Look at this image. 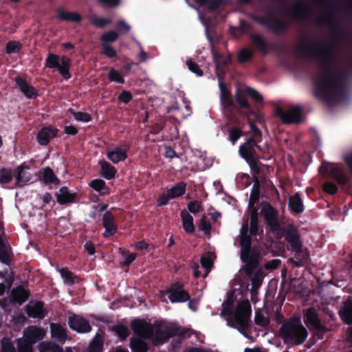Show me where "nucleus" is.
I'll use <instances>...</instances> for the list:
<instances>
[{"instance_id":"31","label":"nucleus","mask_w":352,"mask_h":352,"mask_svg":"<svg viewBox=\"0 0 352 352\" xmlns=\"http://www.w3.org/2000/svg\"><path fill=\"white\" fill-rule=\"evenodd\" d=\"M248 96L247 89L245 90L237 89L234 97L236 102L241 109H246L249 111L251 114L254 115L255 113L248 102Z\"/></svg>"},{"instance_id":"23","label":"nucleus","mask_w":352,"mask_h":352,"mask_svg":"<svg viewBox=\"0 0 352 352\" xmlns=\"http://www.w3.org/2000/svg\"><path fill=\"white\" fill-rule=\"evenodd\" d=\"M56 201L60 205H66L77 202L79 197L76 192H71L67 186H62L59 192L56 193Z\"/></svg>"},{"instance_id":"22","label":"nucleus","mask_w":352,"mask_h":352,"mask_svg":"<svg viewBox=\"0 0 352 352\" xmlns=\"http://www.w3.org/2000/svg\"><path fill=\"white\" fill-rule=\"evenodd\" d=\"M58 129L51 126H44L38 131L36 135V140L41 146H47L51 140L58 135Z\"/></svg>"},{"instance_id":"4","label":"nucleus","mask_w":352,"mask_h":352,"mask_svg":"<svg viewBox=\"0 0 352 352\" xmlns=\"http://www.w3.org/2000/svg\"><path fill=\"white\" fill-rule=\"evenodd\" d=\"M187 333L176 323L161 322L155 324V331L151 338L154 345H160L166 342L170 338L178 336L182 340Z\"/></svg>"},{"instance_id":"6","label":"nucleus","mask_w":352,"mask_h":352,"mask_svg":"<svg viewBox=\"0 0 352 352\" xmlns=\"http://www.w3.org/2000/svg\"><path fill=\"white\" fill-rule=\"evenodd\" d=\"M240 246L241 260L245 264L247 275H251L258 265L259 252L252 248L251 236H241Z\"/></svg>"},{"instance_id":"52","label":"nucleus","mask_w":352,"mask_h":352,"mask_svg":"<svg viewBox=\"0 0 352 352\" xmlns=\"http://www.w3.org/2000/svg\"><path fill=\"white\" fill-rule=\"evenodd\" d=\"M101 53L109 58H114L117 57L116 50L109 43H101Z\"/></svg>"},{"instance_id":"35","label":"nucleus","mask_w":352,"mask_h":352,"mask_svg":"<svg viewBox=\"0 0 352 352\" xmlns=\"http://www.w3.org/2000/svg\"><path fill=\"white\" fill-rule=\"evenodd\" d=\"M56 18L61 21L79 23L82 21V16L76 12H66L63 8H58L56 10Z\"/></svg>"},{"instance_id":"36","label":"nucleus","mask_w":352,"mask_h":352,"mask_svg":"<svg viewBox=\"0 0 352 352\" xmlns=\"http://www.w3.org/2000/svg\"><path fill=\"white\" fill-rule=\"evenodd\" d=\"M252 45L263 55H266L269 52L268 44L263 38V36L258 34H252L250 36Z\"/></svg>"},{"instance_id":"44","label":"nucleus","mask_w":352,"mask_h":352,"mask_svg":"<svg viewBox=\"0 0 352 352\" xmlns=\"http://www.w3.org/2000/svg\"><path fill=\"white\" fill-rule=\"evenodd\" d=\"M101 176H116V169L105 160L100 162Z\"/></svg>"},{"instance_id":"20","label":"nucleus","mask_w":352,"mask_h":352,"mask_svg":"<svg viewBox=\"0 0 352 352\" xmlns=\"http://www.w3.org/2000/svg\"><path fill=\"white\" fill-rule=\"evenodd\" d=\"M224 74V72H222V74H218L221 91L220 102L224 109H230L234 107V104L230 91L228 90L225 83L222 82Z\"/></svg>"},{"instance_id":"63","label":"nucleus","mask_w":352,"mask_h":352,"mask_svg":"<svg viewBox=\"0 0 352 352\" xmlns=\"http://www.w3.org/2000/svg\"><path fill=\"white\" fill-rule=\"evenodd\" d=\"M211 228L212 226L210 222L207 219L206 217L204 215L200 219L199 224V230L204 231L206 234H209L210 233Z\"/></svg>"},{"instance_id":"1","label":"nucleus","mask_w":352,"mask_h":352,"mask_svg":"<svg viewBox=\"0 0 352 352\" xmlns=\"http://www.w3.org/2000/svg\"><path fill=\"white\" fill-rule=\"evenodd\" d=\"M298 51L303 55L316 58L320 64V73L314 80L316 97L327 103L342 100L346 96V79L340 72H335L334 52L331 45L319 43L300 42Z\"/></svg>"},{"instance_id":"8","label":"nucleus","mask_w":352,"mask_h":352,"mask_svg":"<svg viewBox=\"0 0 352 352\" xmlns=\"http://www.w3.org/2000/svg\"><path fill=\"white\" fill-rule=\"evenodd\" d=\"M253 20L258 24L268 28L275 34H281L288 28L285 20L278 17L272 11H269L265 16H254Z\"/></svg>"},{"instance_id":"14","label":"nucleus","mask_w":352,"mask_h":352,"mask_svg":"<svg viewBox=\"0 0 352 352\" xmlns=\"http://www.w3.org/2000/svg\"><path fill=\"white\" fill-rule=\"evenodd\" d=\"M327 10L324 14L320 17L318 20V24L325 23L333 32L336 37L343 38L345 36V33L340 28L338 23L336 22L335 19V13L332 9L331 6H327Z\"/></svg>"},{"instance_id":"47","label":"nucleus","mask_w":352,"mask_h":352,"mask_svg":"<svg viewBox=\"0 0 352 352\" xmlns=\"http://www.w3.org/2000/svg\"><path fill=\"white\" fill-rule=\"evenodd\" d=\"M211 52L213 56V59L217 65L216 69H217V75L221 74L219 63H221L223 65H226L228 63V60H227L222 54H221L217 51H216L215 49L214 48V47H212Z\"/></svg>"},{"instance_id":"16","label":"nucleus","mask_w":352,"mask_h":352,"mask_svg":"<svg viewBox=\"0 0 352 352\" xmlns=\"http://www.w3.org/2000/svg\"><path fill=\"white\" fill-rule=\"evenodd\" d=\"M275 115L285 124L299 123L302 120V110L300 107L296 106L285 111L281 107H276Z\"/></svg>"},{"instance_id":"24","label":"nucleus","mask_w":352,"mask_h":352,"mask_svg":"<svg viewBox=\"0 0 352 352\" xmlns=\"http://www.w3.org/2000/svg\"><path fill=\"white\" fill-rule=\"evenodd\" d=\"M130 149V146L127 144H123L116 147L113 151L107 152V157L114 164L124 161L127 158V152Z\"/></svg>"},{"instance_id":"59","label":"nucleus","mask_w":352,"mask_h":352,"mask_svg":"<svg viewBox=\"0 0 352 352\" xmlns=\"http://www.w3.org/2000/svg\"><path fill=\"white\" fill-rule=\"evenodd\" d=\"M251 28V25L245 20L240 21V25L239 28H233V34H237L239 36L246 33Z\"/></svg>"},{"instance_id":"62","label":"nucleus","mask_w":352,"mask_h":352,"mask_svg":"<svg viewBox=\"0 0 352 352\" xmlns=\"http://www.w3.org/2000/svg\"><path fill=\"white\" fill-rule=\"evenodd\" d=\"M186 65L190 72L195 74L198 76H202L203 71L199 68V65L192 61L190 58L186 60Z\"/></svg>"},{"instance_id":"45","label":"nucleus","mask_w":352,"mask_h":352,"mask_svg":"<svg viewBox=\"0 0 352 352\" xmlns=\"http://www.w3.org/2000/svg\"><path fill=\"white\" fill-rule=\"evenodd\" d=\"M69 112L74 118L76 121L82 122H89L91 121V116L86 112L75 111L73 109L70 108L68 109Z\"/></svg>"},{"instance_id":"25","label":"nucleus","mask_w":352,"mask_h":352,"mask_svg":"<svg viewBox=\"0 0 352 352\" xmlns=\"http://www.w3.org/2000/svg\"><path fill=\"white\" fill-rule=\"evenodd\" d=\"M295 252L294 256L289 258L288 262L294 263L296 267H302L308 263L309 254L307 249H303L302 245L298 249H291Z\"/></svg>"},{"instance_id":"55","label":"nucleus","mask_w":352,"mask_h":352,"mask_svg":"<svg viewBox=\"0 0 352 352\" xmlns=\"http://www.w3.org/2000/svg\"><path fill=\"white\" fill-rule=\"evenodd\" d=\"M250 233L252 236H256L261 233H263V228H260L258 224V217H250Z\"/></svg>"},{"instance_id":"49","label":"nucleus","mask_w":352,"mask_h":352,"mask_svg":"<svg viewBox=\"0 0 352 352\" xmlns=\"http://www.w3.org/2000/svg\"><path fill=\"white\" fill-rule=\"evenodd\" d=\"M119 37V33L116 30H110L104 32L100 36L102 43H109L116 41Z\"/></svg>"},{"instance_id":"56","label":"nucleus","mask_w":352,"mask_h":352,"mask_svg":"<svg viewBox=\"0 0 352 352\" xmlns=\"http://www.w3.org/2000/svg\"><path fill=\"white\" fill-rule=\"evenodd\" d=\"M108 78L111 82H116L120 84L124 83V79L120 73L114 68H111L108 73Z\"/></svg>"},{"instance_id":"43","label":"nucleus","mask_w":352,"mask_h":352,"mask_svg":"<svg viewBox=\"0 0 352 352\" xmlns=\"http://www.w3.org/2000/svg\"><path fill=\"white\" fill-rule=\"evenodd\" d=\"M254 51L249 48L241 49L238 54L237 60L241 65L251 60L254 57Z\"/></svg>"},{"instance_id":"28","label":"nucleus","mask_w":352,"mask_h":352,"mask_svg":"<svg viewBox=\"0 0 352 352\" xmlns=\"http://www.w3.org/2000/svg\"><path fill=\"white\" fill-rule=\"evenodd\" d=\"M15 82L19 87L20 91L28 98H35L38 96V91L31 85H29L25 80L20 76L15 78Z\"/></svg>"},{"instance_id":"21","label":"nucleus","mask_w":352,"mask_h":352,"mask_svg":"<svg viewBox=\"0 0 352 352\" xmlns=\"http://www.w3.org/2000/svg\"><path fill=\"white\" fill-rule=\"evenodd\" d=\"M32 177H0V185L8 189L22 188L28 183H33Z\"/></svg>"},{"instance_id":"42","label":"nucleus","mask_w":352,"mask_h":352,"mask_svg":"<svg viewBox=\"0 0 352 352\" xmlns=\"http://www.w3.org/2000/svg\"><path fill=\"white\" fill-rule=\"evenodd\" d=\"M89 186L94 190L100 192L101 195L109 194V188L107 187L105 182L102 179H94L89 183Z\"/></svg>"},{"instance_id":"17","label":"nucleus","mask_w":352,"mask_h":352,"mask_svg":"<svg viewBox=\"0 0 352 352\" xmlns=\"http://www.w3.org/2000/svg\"><path fill=\"white\" fill-rule=\"evenodd\" d=\"M310 12V8L302 2L296 3L290 10L285 11L288 16L298 23L309 21Z\"/></svg>"},{"instance_id":"38","label":"nucleus","mask_w":352,"mask_h":352,"mask_svg":"<svg viewBox=\"0 0 352 352\" xmlns=\"http://www.w3.org/2000/svg\"><path fill=\"white\" fill-rule=\"evenodd\" d=\"M181 218L186 232L192 234L195 232L192 217L185 210L181 212Z\"/></svg>"},{"instance_id":"12","label":"nucleus","mask_w":352,"mask_h":352,"mask_svg":"<svg viewBox=\"0 0 352 352\" xmlns=\"http://www.w3.org/2000/svg\"><path fill=\"white\" fill-rule=\"evenodd\" d=\"M284 236L285 240L289 243L291 249H298L302 245L300 234L298 230L294 224H289L286 227L282 228L278 234V238Z\"/></svg>"},{"instance_id":"13","label":"nucleus","mask_w":352,"mask_h":352,"mask_svg":"<svg viewBox=\"0 0 352 352\" xmlns=\"http://www.w3.org/2000/svg\"><path fill=\"white\" fill-rule=\"evenodd\" d=\"M153 325L144 320L135 319L131 323V328L137 338L149 340L153 336Z\"/></svg>"},{"instance_id":"3","label":"nucleus","mask_w":352,"mask_h":352,"mask_svg":"<svg viewBox=\"0 0 352 352\" xmlns=\"http://www.w3.org/2000/svg\"><path fill=\"white\" fill-rule=\"evenodd\" d=\"M258 141L253 138H248L246 142L239 146V153L242 158L249 164L253 176L256 174L270 173L272 168L263 164L258 160L256 155Z\"/></svg>"},{"instance_id":"51","label":"nucleus","mask_w":352,"mask_h":352,"mask_svg":"<svg viewBox=\"0 0 352 352\" xmlns=\"http://www.w3.org/2000/svg\"><path fill=\"white\" fill-rule=\"evenodd\" d=\"M102 347L103 340L100 337L97 336L89 344V352H102Z\"/></svg>"},{"instance_id":"34","label":"nucleus","mask_w":352,"mask_h":352,"mask_svg":"<svg viewBox=\"0 0 352 352\" xmlns=\"http://www.w3.org/2000/svg\"><path fill=\"white\" fill-rule=\"evenodd\" d=\"M288 206L293 213L300 214L303 212L304 206L299 192L295 193L289 198Z\"/></svg>"},{"instance_id":"37","label":"nucleus","mask_w":352,"mask_h":352,"mask_svg":"<svg viewBox=\"0 0 352 352\" xmlns=\"http://www.w3.org/2000/svg\"><path fill=\"white\" fill-rule=\"evenodd\" d=\"M343 322L346 324H352V300L344 302L343 307L339 312Z\"/></svg>"},{"instance_id":"10","label":"nucleus","mask_w":352,"mask_h":352,"mask_svg":"<svg viewBox=\"0 0 352 352\" xmlns=\"http://www.w3.org/2000/svg\"><path fill=\"white\" fill-rule=\"evenodd\" d=\"M261 204V213L265 224L274 234H279L281 230V225L278 219V211L267 201H263Z\"/></svg>"},{"instance_id":"15","label":"nucleus","mask_w":352,"mask_h":352,"mask_svg":"<svg viewBox=\"0 0 352 352\" xmlns=\"http://www.w3.org/2000/svg\"><path fill=\"white\" fill-rule=\"evenodd\" d=\"M245 178L248 179L247 182H248L246 186L250 185L252 182L254 183L248 201L249 205H250L251 206H252L253 204H256L257 202L258 201L260 198V189L264 184H266L267 186L270 184L272 186V188L275 189V186L273 185L272 182L267 179V177Z\"/></svg>"},{"instance_id":"18","label":"nucleus","mask_w":352,"mask_h":352,"mask_svg":"<svg viewBox=\"0 0 352 352\" xmlns=\"http://www.w3.org/2000/svg\"><path fill=\"white\" fill-rule=\"evenodd\" d=\"M68 324L70 329L80 333H89L91 330L89 321L76 314H73L69 317Z\"/></svg>"},{"instance_id":"61","label":"nucleus","mask_w":352,"mask_h":352,"mask_svg":"<svg viewBox=\"0 0 352 352\" xmlns=\"http://www.w3.org/2000/svg\"><path fill=\"white\" fill-rule=\"evenodd\" d=\"M39 180L45 186H48L50 189L53 188L60 184L58 177H39Z\"/></svg>"},{"instance_id":"30","label":"nucleus","mask_w":352,"mask_h":352,"mask_svg":"<svg viewBox=\"0 0 352 352\" xmlns=\"http://www.w3.org/2000/svg\"><path fill=\"white\" fill-rule=\"evenodd\" d=\"M26 312L29 317L38 319H43L47 313L44 309V304L41 301H36L32 305H27Z\"/></svg>"},{"instance_id":"48","label":"nucleus","mask_w":352,"mask_h":352,"mask_svg":"<svg viewBox=\"0 0 352 352\" xmlns=\"http://www.w3.org/2000/svg\"><path fill=\"white\" fill-rule=\"evenodd\" d=\"M22 47V44L19 41H10L6 43V52L8 54L19 53Z\"/></svg>"},{"instance_id":"53","label":"nucleus","mask_w":352,"mask_h":352,"mask_svg":"<svg viewBox=\"0 0 352 352\" xmlns=\"http://www.w3.org/2000/svg\"><path fill=\"white\" fill-rule=\"evenodd\" d=\"M91 23L95 27L99 28H103L106 25L111 24L112 23L111 19H105L103 17L94 16L90 19Z\"/></svg>"},{"instance_id":"54","label":"nucleus","mask_w":352,"mask_h":352,"mask_svg":"<svg viewBox=\"0 0 352 352\" xmlns=\"http://www.w3.org/2000/svg\"><path fill=\"white\" fill-rule=\"evenodd\" d=\"M257 149L260 153V155H257L258 157L263 160H270L272 158V154L271 153V148L267 143H265L264 146L258 144Z\"/></svg>"},{"instance_id":"60","label":"nucleus","mask_w":352,"mask_h":352,"mask_svg":"<svg viewBox=\"0 0 352 352\" xmlns=\"http://www.w3.org/2000/svg\"><path fill=\"white\" fill-rule=\"evenodd\" d=\"M254 322L256 324L262 327H267L270 324V320L259 312H256Z\"/></svg>"},{"instance_id":"2","label":"nucleus","mask_w":352,"mask_h":352,"mask_svg":"<svg viewBox=\"0 0 352 352\" xmlns=\"http://www.w3.org/2000/svg\"><path fill=\"white\" fill-rule=\"evenodd\" d=\"M232 302H224L221 315L223 316H233L234 320L228 321V325L232 328H236L245 334L249 327L252 314L251 305L248 300L240 302L235 310L232 309Z\"/></svg>"},{"instance_id":"7","label":"nucleus","mask_w":352,"mask_h":352,"mask_svg":"<svg viewBox=\"0 0 352 352\" xmlns=\"http://www.w3.org/2000/svg\"><path fill=\"white\" fill-rule=\"evenodd\" d=\"M72 65V60L67 56H62L49 53L45 62V67L50 69H57L60 74L65 80L72 77L69 69Z\"/></svg>"},{"instance_id":"57","label":"nucleus","mask_w":352,"mask_h":352,"mask_svg":"<svg viewBox=\"0 0 352 352\" xmlns=\"http://www.w3.org/2000/svg\"><path fill=\"white\" fill-rule=\"evenodd\" d=\"M338 183L342 186L344 190L349 194H352V177H336Z\"/></svg>"},{"instance_id":"19","label":"nucleus","mask_w":352,"mask_h":352,"mask_svg":"<svg viewBox=\"0 0 352 352\" xmlns=\"http://www.w3.org/2000/svg\"><path fill=\"white\" fill-rule=\"evenodd\" d=\"M45 336V330L37 326L31 325L23 331V340L32 345L43 340Z\"/></svg>"},{"instance_id":"58","label":"nucleus","mask_w":352,"mask_h":352,"mask_svg":"<svg viewBox=\"0 0 352 352\" xmlns=\"http://www.w3.org/2000/svg\"><path fill=\"white\" fill-rule=\"evenodd\" d=\"M33 345L23 338L17 340L18 352H33Z\"/></svg>"},{"instance_id":"41","label":"nucleus","mask_w":352,"mask_h":352,"mask_svg":"<svg viewBox=\"0 0 352 352\" xmlns=\"http://www.w3.org/2000/svg\"><path fill=\"white\" fill-rule=\"evenodd\" d=\"M38 348L40 352H63L61 346L51 342H42Z\"/></svg>"},{"instance_id":"9","label":"nucleus","mask_w":352,"mask_h":352,"mask_svg":"<svg viewBox=\"0 0 352 352\" xmlns=\"http://www.w3.org/2000/svg\"><path fill=\"white\" fill-rule=\"evenodd\" d=\"M304 321L310 330L317 333L319 339H323V335L329 331V329L322 323L318 311L314 307L304 311Z\"/></svg>"},{"instance_id":"5","label":"nucleus","mask_w":352,"mask_h":352,"mask_svg":"<svg viewBox=\"0 0 352 352\" xmlns=\"http://www.w3.org/2000/svg\"><path fill=\"white\" fill-rule=\"evenodd\" d=\"M280 335L285 341H291L296 345H300L306 340L308 332L300 320H289L281 326Z\"/></svg>"},{"instance_id":"33","label":"nucleus","mask_w":352,"mask_h":352,"mask_svg":"<svg viewBox=\"0 0 352 352\" xmlns=\"http://www.w3.org/2000/svg\"><path fill=\"white\" fill-rule=\"evenodd\" d=\"M254 271L255 270L251 275H248L251 278L252 296H254L258 294V290L261 286L264 278V272L261 269L256 270L255 272Z\"/></svg>"},{"instance_id":"27","label":"nucleus","mask_w":352,"mask_h":352,"mask_svg":"<svg viewBox=\"0 0 352 352\" xmlns=\"http://www.w3.org/2000/svg\"><path fill=\"white\" fill-rule=\"evenodd\" d=\"M29 291L25 289L23 285H19L11 290L10 298L13 303L21 305L30 297Z\"/></svg>"},{"instance_id":"39","label":"nucleus","mask_w":352,"mask_h":352,"mask_svg":"<svg viewBox=\"0 0 352 352\" xmlns=\"http://www.w3.org/2000/svg\"><path fill=\"white\" fill-rule=\"evenodd\" d=\"M130 347L132 352H147L148 345L144 339L131 338Z\"/></svg>"},{"instance_id":"29","label":"nucleus","mask_w":352,"mask_h":352,"mask_svg":"<svg viewBox=\"0 0 352 352\" xmlns=\"http://www.w3.org/2000/svg\"><path fill=\"white\" fill-rule=\"evenodd\" d=\"M320 176H345L341 168L333 163L323 162L319 168Z\"/></svg>"},{"instance_id":"32","label":"nucleus","mask_w":352,"mask_h":352,"mask_svg":"<svg viewBox=\"0 0 352 352\" xmlns=\"http://www.w3.org/2000/svg\"><path fill=\"white\" fill-rule=\"evenodd\" d=\"M50 326L52 337L59 342H65L67 338L66 329L59 323L52 322Z\"/></svg>"},{"instance_id":"26","label":"nucleus","mask_w":352,"mask_h":352,"mask_svg":"<svg viewBox=\"0 0 352 352\" xmlns=\"http://www.w3.org/2000/svg\"><path fill=\"white\" fill-rule=\"evenodd\" d=\"M102 224L105 229L103 233L104 237H110L117 232L118 227L114 221V216L110 211H107L103 214Z\"/></svg>"},{"instance_id":"40","label":"nucleus","mask_w":352,"mask_h":352,"mask_svg":"<svg viewBox=\"0 0 352 352\" xmlns=\"http://www.w3.org/2000/svg\"><path fill=\"white\" fill-rule=\"evenodd\" d=\"M186 184L183 182L177 183L176 185L168 190L167 192L169 195V197L175 199L184 195L186 192Z\"/></svg>"},{"instance_id":"46","label":"nucleus","mask_w":352,"mask_h":352,"mask_svg":"<svg viewBox=\"0 0 352 352\" xmlns=\"http://www.w3.org/2000/svg\"><path fill=\"white\" fill-rule=\"evenodd\" d=\"M58 271L61 277L69 285H73L74 284L75 278L77 277L72 271L69 270L67 267L60 268Z\"/></svg>"},{"instance_id":"64","label":"nucleus","mask_w":352,"mask_h":352,"mask_svg":"<svg viewBox=\"0 0 352 352\" xmlns=\"http://www.w3.org/2000/svg\"><path fill=\"white\" fill-rule=\"evenodd\" d=\"M323 190L329 194V195H335L338 191L337 185L331 182H326L322 185Z\"/></svg>"},{"instance_id":"50","label":"nucleus","mask_w":352,"mask_h":352,"mask_svg":"<svg viewBox=\"0 0 352 352\" xmlns=\"http://www.w3.org/2000/svg\"><path fill=\"white\" fill-rule=\"evenodd\" d=\"M241 128L233 126L228 130V140L234 144L243 135Z\"/></svg>"},{"instance_id":"11","label":"nucleus","mask_w":352,"mask_h":352,"mask_svg":"<svg viewBox=\"0 0 352 352\" xmlns=\"http://www.w3.org/2000/svg\"><path fill=\"white\" fill-rule=\"evenodd\" d=\"M164 293L168 294V298L172 303L185 302L190 299L189 293L184 289L182 281L172 283Z\"/></svg>"}]
</instances>
